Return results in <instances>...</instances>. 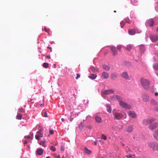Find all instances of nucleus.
Returning a JSON list of instances; mask_svg holds the SVG:
<instances>
[{
    "mask_svg": "<svg viewBox=\"0 0 158 158\" xmlns=\"http://www.w3.org/2000/svg\"><path fill=\"white\" fill-rule=\"evenodd\" d=\"M107 111L109 113H110L111 112V107L110 106H107Z\"/></svg>",
    "mask_w": 158,
    "mask_h": 158,
    "instance_id": "obj_35",
    "label": "nucleus"
},
{
    "mask_svg": "<svg viewBox=\"0 0 158 158\" xmlns=\"http://www.w3.org/2000/svg\"><path fill=\"white\" fill-rule=\"evenodd\" d=\"M119 102L120 106L124 109L127 110L131 109V107L130 105L128 104L126 102L122 101V100H120Z\"/></svg>",
    "mask_w": 158,
    "mask_h": 158,
    "instance_id": "obj_2",
    "label": "nucleus"
},
{
    "mask_svg": "<svg viewBox=\"0 0 158 158\" xmlns=\"http://www.w3.org/2000/svg\"><path fill=\"white\" fill-rule=\"evenodd\" d=\"M50 134L51 135H52L53 134V131L52 130H50L49 131Z\"/></svg>",
    "mask_w": 158,
    "mask_h": 158,
    "instance_id": "obj_44",
    "label": "nucleus"
},
{
    "mask_svg": "<svg viewBox=\"0 0 158 158\" xmlns=\"http://www.w3.org/2000/svg\"><path fill=\"white\" fill-rule=\"evenodd\" d=\"M84 151L85 153L88 155H90L91 153V151L86 147L84 148Z\"/></svg>",
    "mask_w": 158,
    "mask_h": 158,
    "instance_id": "obj_18",
    "label": "nucleus"
},
{
    "mask_svg": "<svg viewBox=\"0 0 158 158\" xmlns=\"http://www.w3.org/2000/svg\"><path fill=\"white\" fill-rule=\"evenodd\" d=\"M81 127V126L80 125L79 126V127L80 128Z\"/></svg>",
    "mask_w": 158,
    "mask_h": 158,
    "instance_id": "obj_63",
    "label": "nucleus"
},
{
    "mask_svg": "<svg viewBox=\"0 0 158 158\" xmlns=\"http://www.w3.org/2000/svg\"><path fill=\"white\" fill-rule=\"evenodd\" d=\"M129 158H133L131 157V155H130L129 157Z\"/></svg>",
    "mask_w": 158,
    "mask_h": 158,
    "instance_id": "obj_57",
    "label": "nucleus"
},
{
    "mask_svg": "<svg viewBox=\"0 0 158 158\" xmlns=\"http://www.w3.org/2000/svg\"><path fill=\"white\" fill-rule=\"evenodd\" d=\"M122 77L126 80H129L130 79V77L127 72H123L121 75Z\"/></svg>",
    "mask_w": 158,
    "mask_h": 158,
    "instance_id": "obj_8",
    "label": "nucleus"
},
{
    "mask_svg": "<svg viewBox=\"0 0 158 158\" xmlns=\"http://www.w3.org/2000/svg\"><path fill=\"white\" fill-rule=\"evenodd\" d=\"M153 67L156 70H158V64H155L153 65Z\"/></svg>",
    "mask_w": 158,
    "mask_h": 158,
    "instance_id": "obj_32",
    "label": "nucleus"
},
{
    "mask_svg": "<svg viewBox=\"0 0 158 158\" xmlns=\"http://www.w3.org/2000/svg\"><path fill=\"white\" fill-rule=\"evenodd\" d=\"M50 149L53 152H55L56 150L55 148L53 146H51L50 148Z\"/></svg>",
    "mask_w": 158,
    "mask_h": 158,
    "instance_id": "obj_37",
    "label": "nucleus"
},
{
    "mask_svg": "<svg viewBox=\"0 0 158 158\" xmlns=\"http://www.w3.org/2000/svg\"><path fill=\"white\" fill-rule=\"evenodd\" d=\"M141 84L143 88L147 90H150L152 93L154 91V86H151L149 88L150 85V81L147 79L142 78L140 80Z\"/></svg>",
    "mask_w": 158,
    "mask_h": 158,
    "instance_id": "obj_1",
    "label": "nucleus"
},
{
    "mask_svg": "<svg viewBox=\"0 0 158 158\" xmlns=\"http://www.w3.org/2000/svg\"><path fill=\"white\" fill-rule=\"evenodd\" d=\"M102 67L103 69L106 70H109L110 69V67L108 65L104 64Z\"/></svg>",
    "mask_w": 158,
    "mask_h": 158,
    "instance_id": "obj_19",
    "label": "nucleus"
},
{
    "mask_svg": "<svg viewBox=\"0 0 158 158\" xmlns=\"http://www.w3.org/2000/svg\"><path fill=\"white\" fill-rule=\"evenodd\" d=\"M47 48L49 49H50L51 50V51H52V50H51V49H52V48H51V47H49V46H48L47 47Z\"/></svg>",
    "mask_w": 158,
    "mask_h": 158,
    "instance_id": "obj_51",
    "label": "nucleus"
},
{
    "mask_svg": "<svg viewBox=\"0 0 158 158\" xmlns=\"http://www.w3.org/2000/svg\"><path fill=\"white\" fill-rule=\"evenodd\" d=\"M155 121L154 118H148L144 119L143 120V123L144 125H147L150 123H151Z\"/></svg>",
    "mask_w": 158,
    "mask_h": 158,
    "instance_id": "obj_4",
    "label": "nucleus"
},
{
    "mask_svg": "<svg viewBox=\"0 0 158 158\" xmlns=\"http://www.w3.org/2000/svg\"><path fill=\"white\" fill-rule=\"evenodd\" d=\"M128 32L129 34L130 35H134L135 33V29H130L128 31Z\"/></svg>",
    "mask_w": 158,
    "mask_h": 158,
    "instance_id": "obj_21",
    "label": "nucleus"
},
{
    "mask_svg": "<svg viewBox=\"0 0 158 158\" xmlns=\"http://www.w3.org/2000/svg\"><path fill=\"white\" fill-rule=\"evenodd\" d=\"M110 76L112 79L114 80L117 77L118 74L116 73H113L111 74Z\"/></svg>",
    "mask_w": 158,
    "mask_h": 158,
    "instance_id": "obj_17",
    "label": "nucleus"
},
{
    "mask_svg": "<svg viewBox=\"0 0 158 158\" xmlns=\"http://www.w3.org/2000/svg\"><path fill=\"white\" fill-rule=\"evenodd\" d=\"M109 77V74L106 72H104L102 73V78L103 79H107Z\"/></svg>",
    "mask_w": 158,
    "mask_h": 158,
    "instance_id": "obj_14",
    "label": "nucleus"
},
{
    "mask_svg": "<svg viewBox=\"0 0 158 158\" xmlns=\"http://www.w3.org/2000/svg\"><path fill=\"white\" fill-rule=\"evenodd\" d=\"M114 12H116V11L114 10Z\"/></svg>",
    "mask_w": 158,
    "mask_h": 158,
    "instance_id": "obj_62",
    "label": "nucleus"
},
{
    "mask_svg": "<svg viewBox=\"0 0 158 158\" xmlns=\"http://www.w3.org/2000/svg\"><path fill=\"white\" fill-rule=\"evenodd\" d=\"M150 103L152 105H156L157 104V102L153 99H152L150 101Z\"/></svg>",
    "mask_w": 158,
    "mask_h": 158,
    "instance_id": "obj_23",
    "label": "nucleus"
},
{
    "mask_svg": "<svg viewBox=\"0 0 158 158\" xmlns=\"http://www.w3.org/2000/svg\"><path fill=\"white\" fill-rule=\"evenodd\" d=\"M148 146L154 150L158 151V143L150 142L148 143Z\"/></svg>",
    "mask_w": 158,
    "mask_h": 158,
    "instance_id": "obj_3",
    "label": "nucleus"
},
{
    "mask_svg": "<svg viewBox=\"0 0 158 158\" xmlns=\"http://www.w3.org/2000/svg\"><path fill=\"white\" fill-rule=\"evenodd\" d=\"M114 93V90L112 89L105 90L103 92L104 95H107Z\"/></svg>",
    "mask_w": 158,
    "mask_h": 158,
    "instance_id": "obj_13",
    "label": "nucleus"
},
{
    "mask_svg": "<svg viewBox=\"0 0 158 158\" xmlns=\"http://www.w3.org/2000/svg\"><path fill=\"white\" fill-rule=\"evenodd\" d=\"M49 64L47 63H43V66L45 68H47Z\"/></svg>",
    "mask_w": 158,
    "mask_h": 158,
    "instance_id": "obj_34",
    "label": "nucleus"
},
{
    "mask_svg": "<svg viewBox=\"0 0 158 158\" xmlns=\"http://www.w3.org/2000/svg\"><path fill=\"white\" fill-rule=\"evenodd\" d=\"M61 120L62 121H64V118H62L61 119Z\"/></svg>",
    "mask_w": 158,
    "mask_h": 158,
    "instance_id": "obj_56",
    "label": "nucleus"
},
{
    "mask_svg": "<svg viewBox=\"0 0 158 158\" xmlns=\"http://www.w3.org/2000/svg\"><path fill=\"white\" fill-rule=\"evenodd\" d=\"M46 158H50V157L49 156H47Z\"/></svg>",
    "mask_w": 158,
    "mask_h": 158,
    "instance_id": "obj_59",
    "label": "nucleus"
},
{
    "mask_svg": "<svg viewBox=\"0 0 158 158\" xmlns=\"http://www.w3.org/2000/svg\"><path fill=\"white\" fill-rule=\"evenodd\" d=\"M148 23L150 27H152L154 24V22L152 19H150L148 21Z\"/></svg>",
    "mask_w": 158,
    "mask_h": 158,
    "instance_id": "obj_20",
    "label": "nucleus"
},
{
    "mask_svg": "<svg viewBox=\"0 0 158 158\" xmlns=\"http://www.w3.org/2000/svg\"><path fill=\"white\" fill-rule=\"evenodd\" d=\"M150 38L152 42H155L158 40V35H151L150 36Z\"/></svg>",
    "mask_w": 158,
    "mask_h": 158,
    "instance_id": "obj_10",
    "label": "nucleus"
},
{
    "mask_svg": "<svg viewBox=\"0 0 158 158\" xmlns=\"http://www.w3.org/2000/svg\"><path fill=\"white\" fill-rule=\"evenodd\" d=\"M97 76L96 74H92L89 76V77L91 79H94L96 78Z\"/></svg>",
    "mask_w": 158,
    "mask_h": 158,
    "instance_id": "obj_25",
    "label": "nucleus"
},
{
    "mask_svg": "<svg viewBox=\"0 0 158 158\" xmlns=\"http://www.w3.org/2000/svg\"><path fill=\"white\" fill-rule=\"evenodd\" d=\"M126 48L128 51H129L132 48V45L130 44L128 45H127Z\"/></svg>",
    "mask_w": 158,
    "mask_h": 158,
    "instance_id": "obj_28",
    "label": "nucleus"
},
{
    "mask_svg": "<svg viewBox=\"0 0 158 158\" xmlns=\"http://www.w3.org/2000/svg\"><path fill=\"white\" fill-rule=\"evenodd\" d=\"M73 119H72V118L71 119H70V121H72V120H73Z\"/></svg>",
    "mask_w": 158,
    "mask_h": 158,
    "instance_id": "obj_60",
    "label": "nucleus"
},
{
    "mask_svg": "<svg viewBox=\"0 0 158 158\" xmlns=\"http://www.w3.org/2000/svg\"><path fill=\"white\" fill-rule=\"evenodd\" d=\"M30 135L32 137H31L30 136L27 135V136H25L24 137L27 139H33V134L32 133H31L30 134Z\"/></svg>",
    "mask_w": 158,
    "mask_h": 158,
    "instance_id": "obj_30",
    "label": "nucleus"
},
{
    "mask_svg": "<svg viewBox=\"0 0 158 158\" xmlns=\"http://www.w3.org/2000/svg\"><path fill=\"white\" fill-rule=\"evenodd\" d=\"M158 126L157 123H155L150 124L149 126V128L151 130H153L156 129Z\"/></svg>",
    "mask_w": 158,
    "mask_h": 158,
    "instance_id": "obj_7",
    "label": "nucleus"
},
{
    "mask_svg": "<svg viewBox=\"0 0 158 158\" xmlns=\"http://www.w3.org/2000/svg\"><path fill=\"white\" fill-rule=\"evenodd\" d=\"M87 127V128H88V129H89L90 130L91 129H92V127L90 125H89V126H88Z\"/></svg>",
    "mask_w": 158,
    "mask_h": 158,
    "instance_id": "obj_45",
    "label": "nucleus"
},
{
    "mask_svg": "<svg viewBox=\"0 0 158 158\" xmlns=\"http://www.w3.org/2000/svg\"><path fill=\"white\" fill-rule=\"evenodd\" d=\"M125 22L124 21H121L120 23V25L121 26V28H122L123 26L125 25Z\"/></svg>",
    "mask_w": 158,
    "mask_h": 158,
    "instance_id": "obj_39",
    "label": "nucleus"
},
{
    "mask_svg": "<svg viewBox=\"0 0 158 158\" xmlns=\"http://www.w3.org/2000/svg\"><path fill=\"white\" fill-rule=\"evenodd\" d=\"M153 136L154 138L158 141V129L156 130L154 132Z\"/></svg>",
    "mask_w": 158,
    "mask_h": 158,
    "instance_id": "obj_15",
    "label": "nucleus"
},
{
    "mask_svg": "<svg viewBox=\"0 0 158 158\" xmlns=\"http://www.w3.org/2000/svg\"><path fill=\"white\" fill-rule=\"evenodd\" d=\"M56 157V158H60V156L59 155L57 156Z\"/></svg>",
    "mask_w": 158,
    "mask_h": 158,
    "instance_id": "obj_55",
    "label": "nucleus"
},
{
    "mask_svg": "<svg viewBox=\"0 0 158 158\" xmlns=\"http://www.w3.org/2000/svg\"><path fill=\"white\" fill-rule=\"evenodd\" d=\"M112 101L117 100L119 102L121 100H122V98L120 96L117 95H113L110 97Z\"/></svg>",
    "mask_w": 158,
    "mask_h": 158,
    "instance_id": "obj_5",
    "label": "nucleus"
},
{
    "mask_svg": "<svg viewBox=\"0 0 158 158\" xmlns=\"http://www.w3.org/2000/svg\"><path fill=\"white\" fill-rule=\"evenodd\" d=\"M44 117H48L47 114L46 112L45 111L44 112Z\"/></svg>",
    "mask_w": 158,
    "mask_h": 158,
    "instance_id": "obj_46",
    "label": "nucleus"
},
{
    "mask_svg": "<svg viewBox=\"0 0 158 158\" xmlns=\"http://www.w3.org/2000/svg\"><path fill=\"white\" fill-rule=\"evenodd\" d=\"M155 95L156 96H157L158 95V93H157V92H156L155 93Z\"/></svg>",
    "mask_w": 158,
    "mask_h": 158,
    "instance_id": "obj_52",
    "label": "nucleus"
},
{
    "mask_svg": "<svg viewBox=\"0 0 158 158\" xmlns=\"http://www.w3.org/2000/svg\"><path fill=\"white\" fill-rule=\"evenodd\" d=\"M140 49L141 52H143L145 51V48L144 46L143 45H141L140 46Z\"/></svg>",
    "mask_w": 158,
    "mask_h": 158,
    "instance_id": "obj_27",
    "label": "nucleus"
},
{
    "mask_svg": "<svg viewBox=\"0 0 158 158\" xmlns=\"http://www.w3.org/2000/svg\"><path fill=\"white\" fill-rule=\"evenodd\" d=\"M18 111L19 112H21L23 113H24L25 112V110L22 108L19 109Z\"/></svg>",
    "mask_w": 158,
    "mask_h": 158,
    "instance_id": "obj_31",
    "label": "nucleus"
},
{
    "mask_svg": "<svg viewBox=\"0 0 158 158\" xmlns=\"http://www.w3.org/2000/svg\"><path fill=\"white\" fill-rule=\"evenodd\" d=\"M91 69L92 71H93V72H97L98 71V70L97 69L95 68L94 67H92L91 68Z\"/></svg>",
    "mask_w": 158,
    "mask_h": 158,
    "instance_id": "obj_33",
    "label": "nucleus"
},
{
    "mask_svg": "<svg viewBox=\"0 0 158 158\" xmlns=\"http://www.w3.org/2000/svg\"><path fill=\"white\" fill-rule=\"evenodd\" d=\"M142 98L143 101L144 102H148L149 101V96L145 94L142 95Z\"/></svg>",
    "mask_w": 158,
    "mask_h": 158,
    "instance_id": "obj_6",
    "label": "nucleus"
},
{
    "mask_svg": "<svg viewBox=\"0 0 158 158\" xmlns=\"http://www.w3.org/2000/svg\"><path fill=\"white\" fill-rule=\"evenodd\" d=\"M101 138L102 139H104V140H106L107 139L106 136L104 134L102 135L101 136Z\"/></svg>",
    "mask_w": 158,
    "mask_h": 158,
    "instance_id": "obj_40",
    "label": "nucleus"
},
{
    "mask_svg": "<svg viewBox=\"0 0 158 158\" xmlns=\"http://www.w3.org/2000/svg\"><path fill=\"white\" fill-rule=\"evenodd\" d=\"M43 105H44V104H41L40 105V106H43Z\"/></svg>",
    "mask_w": 158,
    "mask_h": 158,
    "instance_id": "obj_61",
    "label": "nucleus"
},
{
    "mask_svg": "<svg viewBox=\"0 0 158 158\" xmlns=\"http://www.w3.org/2000/svg\"><path fill=\"white\" fill-rule=\"evenodd\" d=\"M128 115L131 116L132 118H135L136 117V114L135 112L132 111H129L128 112Z\"/></svg>",
    "mask_w": 158,
    "mask_h": 158,
    "instance_id": "obj_11",
    "label": "nucleus"
},
{
    "mask_svg": "<svg viewBox=\"0 0 158 158\" xmlns=\"http://www.w3.org/2000/svg\"><path fill=\"white\" fill-rule=\"evenodd\" d=\"M114 115L115 119H119L123 117V115L121 113H115Z\"/></svg>",
    "mask_w": 158,
    "mask_h": 158,
    "instance_id": "obj_12",
    "label": "nucleus"
},
{
    "mask_svg": "<svg viewBox=\"0 0 158 158\" xmlns=\"http://www.w3.org/2000/svg\"><path fill=\"white\" fill-rule=\"evenodd\" d=\"M44 141H41L40 143V145H42L43 147H45L46 146V145L44 144Z\"/></svg>",
    "mask_w": 158,
    "mask_h": 158,
    "instance_id": "obj_38",
    "label": "nucleus"
},
{
    "mask_svg": "<svg viewBox=\"0 0 158 158\" xmlns=\"http://www.w3.org/2000/svg\"><path fill=\"white\" fill-rule=\"evenodd\" d=\"M27 143H28V142H27V141L25 140V141H24V144H26Z\"/></svg>",
    "mask_w": 158,
    "mask_h": 158,
    "instance_id": "obj_54",
    "label": "nucleus"
},
{
    "mask_svg": "<svg viewBox=\"0 0 158 158\" xmlns=\"http://www.w3.org/2000/svg\"><path fill=\"white\" fill-rule=\"evenodd\" d=\"M112 128H113V129H114V127H112Z\"/></svg>",
    "mask_w": 158,
    "mask_h": 158,
    "instance_id": "obj_64",
    "label": "nucleus"
},
{
    "mask_svg": "<svg viewBox=\"0 0 158 158\" xmlns=\"http://www.w3.org/2000/svg\"><path fill=\"white\" fill-rule=\"evenodd\" d=\"M126 21L127 23H130V21L129 20H127Z\"/></svg>",
    "mask_w": 158,
    "mask_h": 158,
    "instance_id": "obj_50",
    "label": "nucleus"
},
{
    "mask_svg": "<svg viewBox=\"0 0 158 158\" xmlns=\"http://www.w3.org/2000/svg\"><path fill=\"white\" fill-rule=\"evenodd\" d=\"M133 127L132 126H129L126 129V131L128 132H130L133 130Z\"/></svg>",
    "mask_w": 158,
    "mask_h": 158,
    "instance_id": "obj_22",
    "label": "nucleus"
},
{
    "mask_svg": "<svg viewBox=\"0 0 158 158\" xmlns=\"http://www.w3.org/2000/svg\"><path fill=\"white\" fill-rule=\"evenodd\" d=\"M36 153L39 155H42L43 153V150L42 149H39L38 150L36 151Z\"/></svg>",
    "mask_w": 158,
    "mask_h": 158,
    "instance_id": "obj_24",
    "label": "nucleus"
},
{
    "mask_svg": "<svg viewBox=\"0 0 158 158\" xmlns=\"http://www.w3.org/2000/svg\"><path fill=\"white\" fill-rule=\"evenodd\" d=\"M46 58L48 59H50L51 58V57L50 56H46Z\"/></svg>",
    "mask_w": 158,
    "mask_h": 158,
    "instance_id": "obj_48",
    "label": "nucleus"
},
{
    "mask_svg": "<svg viewBox=\"0 0 158 158\" xmlns=\"http://www.w3.org/2000/svg\"><path fill=\"white\" fill-rule=\"evenodd\" d=\"M95 120L98 123H101L102 122V120L101 118L99 116H96L95 117Z\"/></svg>",
    "mask_w": 158,
    "mask_h": 158,
    "instance_id": "obj_16",
    "label": "nucleus"
},
{
    "mask_svg": "<svg viewBox=\"0 0 158 158\" xmlns=\"http://www.w3.org/2000/svg\"><path fill=\"white\" fill-rule=\"evenodd\" d=\"M37 135L40 137H43V135L41 133V130L39 131H37L36 132Z\"/></svg>",
    "mask_w": 158,
    "mask_h": 158,
    "instance_id": "obj_29",
    "label": "nucleus"
},
{
    "mask_svg": "<svg viewBox=\"0 0 158 158\" xmlns=\"http://www.w3.org/2000/svg\"><path fill=\"white\" fill-rule=\"evenodd\" d=\"M77 77H76V79H78V78L80 77V75L79 74H78V73H77Z\"/></svg>",
    "mask_w": 158,
    "mask_h": 158,
    "instance_id": "obj_41",
    "label": "nucleus"
},
{
    "mask_svg": "<svg viewBox=\"0 0 158 158\" xmlns=\"http://www.w3.org/2000/svg\"><path fill=\"white\" fill-rule=\"evenodd\" d=\"M110 49L112 52V55L114 56H116L117 55L118 53L115 48L114 46H111L110 48Z\"/></svg>",
    "mask_w": 158,
    "mask_h": 158,
    "instance_id": "obj_9",
    "label": "nucleus"
},
{
    "mask_svg": "<svg viewBox=\"0 0 158 158\" xmlns=\"http://www.w3.org/2000/svg\"><path fill=\"white\" fill-rule=\"evenodd\" d=\"M64 148L63 146H61L60 148V150L61 151H63L64 150Z\"/></svg>",
    "mask_w": 158,
    "mask_h": 158,
    "instance_id": "obj_43",
    "label": "nucleus"
},
{
    "mask_svg": "<svg viewBox=\"0 0 158 158\" xmlns=\"http://www.w3.org/2000/svg\"><path fill=\"white\" fill-rule=\"evenodd\" d=\"M156 31H157L158 32V27L157 28Z\"/></svg>",
    "mask_w": 158,
    "mask_h": 158,
    "instance_id": "obj_58",
    "label": "nucleus"
},
{
    "mask_svg": "<svg viewBox=\"0 0 158 158\" xmlns=\"http://www.w3.org/2000/svg\"><path fill=\"white\" fill-rule=\"evenodd\" d=\"M122 48V46L121 45H118L117 46V48L118 50L120 52L121 51Z\"/></svg>",
    "mask_w": 158,
    "mask_h": 158,
    "instance_id": "obj_36",
    "label": "nucleus"
},
{
    "mask_svg": "<svg viewBox=\"0 0 158 158\" xmlns=\"http://www.w3.org/2000/svg\"><path fill=\"white\" fill-rule=\"evenodd\" d=\"M129 155L126 156L124 158H129Z\"/></svg>",
    "mask_w": 158,
    "mask_h": 158,
    "instance_id": "obj_49",
    "label": "nucleus"
},
{
    "mask_svg": "<svg viewBox=\"0 0 158 158\" xmlns=\"http://www.w3.org/2000/svg\"><path fill=\"white\" fill-rule=\"evenodd\" d=\"M22 118V115L20 113H18L16 116V118L17 119L20 120Z\"/></svg>",
    "mask_w": 158,
    "mask_h": 158,
    "instance_id": "obj_26",
    "label": "nucleus"
},
{
    "mask_svg": "<svg viewBox=\"0 0 158 158\" xmlns=\"http://www.w3.org/2000/svg\"><path fill=\"white\" fill-rule=\"evenodd\" d=\"M40 137L39 136H38L37 135H36L35 136V138L36 139L39 140L40 138Z\"/></svg>",
    "mask_w": 158,
    "mask_h": 158,
    "instance_id": "obj_42",
    "label": "nucleus"
},
{
    "mask_svg": "<svg viewBox=\"0 0 158 158\" xmlns=\"http://www.w3.org/2000/svg\"><path fill=\"white\" fill-rule=\"evenodd\" d=\"M155 110L157 111H158V106L156 108Z\"/></svg>",
    "mask_w": 158,
    "mask_h": 158,
    "instance_id": "obj_53",
    "label": "nucleus"
},
{
    "mask_svg": "<svg viewBox=\"0 0 158 158\" xmlns=\"http://www.w3.org/2000/svg\"><path fill=\"white\" fill-rule=\"evenodd\" d=\"M44 31H45V32H47V33H49V31H48V30L46 29V28L44 27Z\"/></svg>",
    "mask_w": 158,
    "mask_h": 158,
    "instance_id": "obj_47",
    "label": "nucleus"
}]
</instances>
